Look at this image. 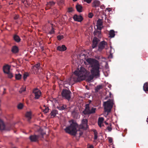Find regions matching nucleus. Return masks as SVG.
I'll return each instance as SVG.
<instances>
[{
  "mask_svg": "<svg viewBox=\"0 0 148 148\" xmlns=\"http://www.w3.org/2000/svg\"><path fill=\"white\" fill-rule=\"evenodd\" d=\"M86 62L89 64L91 67L90 70L92 75H89L90 73L87 71L84 67H81L79 71H74V75L67 80V82L71 83L72 80L75 82H79L86 79L89 82L95 77L97 78L100 76L99 70L100 65L98 61L94 59L88 58L86 60Z\"/></svg>",
  "mask_w": 148,
  "mask_h": 148,
  "instance_id": "obj_1",
  "label": "nucleus"
},
{
  "mask_svg": "<svg viewBox=\"0 0 148 148\" xmlns=\"http://www.w3.org/2000/svg\"><path fill=\"white\" fill-rule=\"evenodd\" d=\"M70 125L65 129V132L72 135L75 136L77 131V128L79 126L76 122L73 120L70 121Z\"/></svg>",
  "mask_w": 148,
  "mask_h": 148,
  "instance_id": "obj_2",
  "label": "nucleus"
},
{
  "mask_svg": "<svg viewBox=\"0 0 148 148\" xmlns=\"http://www.w3.org/2000/svg\"><path fill=\"white\" fill-rule=\"evenodd\" d=\"M113 104V100L112 99H109L107 101L103 102L104 110L105 112H107V115L111 112Z\"/></svg>",
  "mask_w": 148,
  "mask_h": 148,
  "instance_id": "obj_3",
  "label": "nucleus"
},
{
  "mask_svg": "<svg viewBox=\"0 0 148 148\" xmlns=\"http://www.w3.org/2000/svg\"><path fill=\"white\" fill-rule=\"evenodd\" d=\"M96 110L95 108L90 107L89 103L86 104L85 105V109L82 112V113L84 115H90L95 113Z\"/></svg>",
  "mask_w": 148,
  "mask_h": 148,
  "instance_id": "obj_4",
  "label": "nucleus"
},
{
  "mask_svg": "<svg viewBox=\"0 0 148 148\" xmlns=\"http://www.w3.org/2000/svg\"><path fill=\"white\" fill-rule=\"evenodd\" d=\"M62 97L65 99L69 101L71 97V92L69 90L63 89L62 92Z\"/></svg>",
  "mask_w": 148,
  "mask_h": 148,
  "instance_id": "obj_5",
  "label": "nucleus"
},
{
  "mask_svg": "<svg viewBox=\"0 0 148 148\" xmlns=\"http://www.w3.org/2000/svg\"><path fill=\"white\" fill-rule=\"evenodd\" d=\"M88 121L86 119H83L82 121V123L79 126V130H87L88 128Z\"/></svg>",
  "mask_w": 148,
  "mask_h": 148,
  "instance_id": "obj_6",
  "label": "nucleus"
},
{
  "mask_svg": "<svg viewBox=\"0 0 148 148\" xmlns=\"http://www.w3.org/2000/svg\"><path fill=\"white\" fill-rule=\"evenodd\" d=\"M40 65V64L39 63L34 66L33 68H32V71L34 74H38L40 73L41 70Z\"/></svg>",
  "mask_w": 148,
  "mask_h": 148,
  "instance_id": "obj_7",
  "label": "nucleus"
},
{
  "mask_svg": "<svg viewBox=\"0 0 148 148\" xmlns=\"http://www.w3.org/2000/svg\"><path fill=\"white\" fill-rule=\"evenodd\" d=\"M107 44V43L104 41L100 42L98 46V51L99 52L101 51L104 48L105 45H106Z\"/></svg>",
  "mask_w": 148,
  "mask_h": 148,
  "instance_id": "obj_8",
  "label": "nucleus"
},
{
  "mask_svg": "<svg viewBox=\"0 0 148 148\" xmlns=\"http://www.w3.org/2000/svg\"><path fill=\"white\" fill-rule=\"evenodd\" d=\"M33 92L35 95L34 98L35 99H38L41 95L40 91L38 89H35L33 90Z\"/></svg>",
  "mask_w": 148,
  "mask_h": 148,
  "instance_id": "obj_9",
  "label": "nucleus"
},
{
  "mask_svg": "<svg viewBox=\"0 0 148 148\" xmlns=\"http://www.w3.org/2000/svg\"><path fill=\"white\" fill-rule=\"evenodd\" d=\"M99 41V39L96 37H95L94 38L92 44V48H94L97 47Z\"/></svg>",
  "mask_w": 148,
  "mask_h": 148,
  "instance_id": "obj_10",
  "label": "nucleus"
},
{
  "mask_svg": "<svg viewBox=\"0 0 148 148\" xmlns=\"http://www.w3.org/2000/svg\"><path fill=\"white\" fill-rule=\"evenodd\" d=\"M73 19L75 21L80 22L82 21L83 19L82 16L81 15H77V14H75L74 16Z\"/></svg>",
  "mask_w": 148,
  "mask_h": 148,
  "instance_id": "obj_11",
  "label": "nucleus"
},
{
  "mask_svg": "<svg viewBox=\"0 0 148 148\" xmlns=\"http://www.w3.org/2000/svg\"><path fill=\"white\" fill-rule=\"evenodd\" d=\"M39 136L36 135H32L29 137L31 142H36L38 140Z\"/></svg>",
  "mask_w": 148,
  "mask_h": 148,
  "instance_id": "obj_12",
  "label": "nucleus"
},
{
  "mask_svg": "<svg viewBox=\"0 0 148 148\" xmlns=\"http://www.w3.org/2000/svg\"><path fill=\"white\" fill-rule=\"evenodd\" d=\"M100 5V2L98 0H95L92 2V7L96 8L98 7Z\"/></svg>",
  "mask_w": 148,
  "mask_h": 148,
  "instance_id": "obj_13",
  "label": "nucleus"
},
{
  "mask_svg": "<svg viewBox=\"0 0 148 148\" xmlns=\"http://www.w3.org/2000/svg\"><path fill=\"white\" fill-rule=\"evenodd\" d=\"M66 47L64 45H62L61 46H59L57 48V50L60 51H63L66 50Z\"/></svg>",
  "mask_w": 148,
  "mask_h": 148,
  "instance_id": "obj_14",
  "label": "nucleus"
},
{
  "mask_svg": "<svg viewBox=\"0 0 148 148\" xmlns=\"http://www.w3.org/2000/svg\"><path fill=\"white\" fill-rule=\"evenodd\" d=\"M79 113L77 110H74L72 112L71 114L72 116L74 118H77L79 117Z\"/></svg>",
  "mask_w": 148,
  "mask_h": 148,
  "instance_id": "obj_15",
  "label": "nucleus"
},
{
  "mask_svg": "<svg viewBox=\"0 0 148 148\" xmlns=\"http://www.w3.org/2000/svg\"><path fill=\"white\" fill-rule=\"evenodd\" d=\"M93 34L95 36L98 37L99 38L101 37V32L100 31L95 29L93 32Z\"/></svg>",
  "mask_w": 148,
  "mask_h": 148,
  "instance_id": "obj_16",
  "label": "nucleus"
},
{
  "mask_svg": "<svg viewBox=\"0 0 148 148\" xmlns=\"http://www.w3.org/2000/svg\"><path fill=\"white\" fill-rule=\"evenodd\" d=\"M3 70L4 73H8L10 71V67L8 65H6L3 67Z\"/></svg>",
  "mask_w": 148,
  "mask_h": 148,
  "instance_id": "obj_17",
  "label": "nucleus"
},
{
  "mask_svg": "<svg viewBox=\"0 0 148 148\" xmlns=\"http://www.w3.org/2000/svg\"><path fill=\"white\" fill-rule=\"evenodd\" d=\"M58 114V111L57 110L54 109L50 113V115H51L52 118L55 117L56 114Z\"/></svg>",
  "mask_w": 148,
  "mask_h": 148,
  "instance_id": "obj_18",
  "label": "nucleus"
},
{
  "mask_svg": "<svg viewBox=\"0 0 148 148\" xmlns=\"http://www.w3.org/2000/svg\"><path fill=\"white\" fill-rule=\"evenodd\" d=\"M0 130H7L5 127V125L3 121L0 119Z\"/></svg>",
  "mask_w": 148,
  "mask_h": 148,
  "instance_id": "obj_19",
  "label": "nucleus"
},
{
  "mask_svg": "<svg viewBox=\"0 0 148 148\" xmlns=\"http://www.w3.org/2000/svg\"><path fill=\"white\" fill-rule=\"evenodd\" d=\"M25 116L27 118L28 121L29 122L30 119L32 118V113L31 112H27L25 114Z\"/></svg>",
  "mask_w": 148,
  "mask_h": 148,
  "instance_id": "obj_20",
  "label": "nucleus"
},
{
  "mask_svg": "<svg viewBox=\"0 0 148 148\" xmlns=\"http://www.w3.org/2000/svg\"><path fill=\"white\" fill-rule=\"evenodd\" d=\"M55 4V3L52 1L47 3V7L45 8L46 10H47L49 9L51 6L54 5Z\"/></svg>",
  "mask_w": 148,
  "mask_h": 148,
  "instance_id": "obj_21",
  "label": "nucleus"
},
{
  "mask_svg": "<svg viewBox=\"0 0 148 148\" xmlns=\"http://www.w3.org/2000/svg\"><path fill=\"white\" fill-rule=\"evenodd\" d=\"M75 7L77 11L78 12H82L83 7L81 5L77 4L76 5Z\"/></svg>",
  "mask_w": 148,
  "mask_h": 148,
  "instance_id": "obj_22",
  "label": "nucleus"
},
{
  "mask_svg": "<svg viewBox=\"0 0 148 148\" xmlns=\"http://www.w3.org/2000/svg\"><path fill=\"white\" fill-rule=\"evenodd\" d=\"M14 40L16 42H20L21 39L19 36L16 34H15L13 36Z\"/></svg>",
  "mask_w": 148,
  "mask_h": 148,
  "instance_id": "obj_23",
  "label": "nucleus"
},
{
  "mask_svg": "<svg viewBox=\"0 0 148 148\" xmlns=\"http://www.w3.org/2000/svg\"><path fill=\"white\" fill-rule=\"evenodd\" d=\"M12 52L14 53H16L18 51V47L16 46L12 47Z\"/></svg>",
  "mask_w": 148,
  "mask_h": 148,
  "instance_id": "obj_24",
  "label": "nucleus"
},
{
  "mask_svg": "<svg viewBox=\"0 0 148 148\" xmlns=\"http://www.w3.org/2000/svg\"><path fill=\"white\" fill-rule=\"evenodd\" d=\"M143 89L146 92L148 91V84L147 83H145L143 86Z\"/></svg>",
  "mask_w": 148,
  "mask_h": 148,
  "instance_id": "obj_25",
  "label": "nucleus"
},
{
  "mask_svg": "<svg viewBox=\"0 0 148 148\" xmlns=\"http://www.w3.org/2000/svg\"><path fill=\"white\" fill-rule=\"evenodd\" d=\"M109 35H110V37L111 38L114 37L115 35L114 31L113 30H110L109 33Z\"/></svg>",
  "mask_w": 148,
  "mask_h": 148,
  "instance_id": "obj_26",
  "label": "nucleus"
},
{
  "mask_svg": "<svg viewBox=\"0 0 148 148\" xmlns=\"http://www.w3.org/2000/svg\"><path fill=\"white\" fill-rule=\"evenodd\" d=\"M102 88V86L101 85H99L98 86H97L95 88V91L96 92H97L99 91V90L101 89Z\"/></svg>",
  "mask_w": 148,
  "mask_h": 148,
  "instance_id": "obj_27",
  "label": "nucleus"
},
{
  "mask_svg": "<svg viewBox=\"0 0 148 148\" xmlns=\"http://www.w3.org/2000/svg\"><path fill=\"white\" fill-rule=\"evenodd\" d=\"M103 25V22L101 20L99 19L97 22V25L102 26Z\"/></svg>",
  "mask_w": 148,
  "mask_h": 148,
  "instance_id": "obj_28",
  "label": "nucleus"
},
{
  "mask_svg": "<svg viewBox=\"0 0 148 148\" xmlns=\"http://www.w3.org/2000/svg\"><path fill=\"white\" fill-rule=\"evenodd\" d=\"M66 105H63L62 106H59L58 107V108L60 110H64L66 108Z\"/></svg>",
  "mask_w": 148,
  "mask_h": 148,
  "instance_id": "obj_29",
  "label": "nucleus"
},
{
  "mask_svg": "<svg viewBox=\"0 0 148 148\" xmlns=\"http://www.w3.org/2000/svg\"><path fill=\"white\" fill-rule=\"evenodd\" d=\"M21 75L19 74H16L15 75V78L17 80H19L21 78Z\"/></svg>",
  "mask_w": 148,
  "mask_h": 148,
  "instance_id": "obj_30",
  "label": "nucleus"
},
{
  "mask_svg": "<svg viewBox=\"0 0 148 148\" xmlns=\"http://www.w3.org/2000/svg\"><path fill=\"white\" fill-rule=\"evenodd\" d=\"M94 139L95 140H96L97 139L98 137L97 136V132L96 130H95L94 131Z\"/></svg>",
  "mask_w": 148,
  "mask_h": 148,
  "instance_id": "obj_31",
  "label": "nucleus"
},
{
  "mask_svg": "<svg viewBox=\"0 0 148 148\" xmlns=\"http://www.w3.org/2000/svg\"><path fill=\"white\" fill-rule=\"evenodd\" d=\"M26 90L25 87L24 86H23L21 88L19 91L20 93H22L23 92L25 91Z\"/></svg>",
  "mask_w": 148,
  "mask_h": 148,
  "instance_id": "obj_32",
  "label": "nucleus"
},
{
  "mask_svg": "<svg viewBox=\"0 0 148 148\" xmlns=\"http://www.w3.org/2000/svg\"><path fill=\"white\" fill-rule=\"evenodd\" d=\"M23 106V105L21 103L18 104L17 106L18 108L19 109H22Z\"/></svg>",
  "mask_w": 148,
  "mask_h": 148,
  "instance_id": "obj_33",
  "label": "nucleus"
},
{
  "mask_svg": "<svg viewBox=\"0 0 148 148\" xmlns=\"http://www.w3.org/2000/svg\"><path fill=\"white\" fill-rule=\"evenodd\" d=\"M49 109L48 107H45V108L43 110V112L45 113H47L49 111Z\"/></svg>",
  "mask_w": 148,
  "mask_h": 148,
  "instance_id": "obj_34",
  "label": "nucleus"
},
{
  "mask_svg": "<svg viewBox=\"0 0 148 148\" xmlns=\"http://www.w3.org/2000/svg\"><path fill=\"white\" fill-rule=\"evenodd\" d=\"M29 76V74L28 73H25L23 75V78L24 80H25L27 77Z\"/></svg>",
  "mask_w": 148,
  "mask_h": 148,
  "instance_id": "obj_35",
  "label": "nucleus"
},
{
  "mask_svg": "<svg viewBox=\"0 0 148 148\" xmlns=\"http://www.w3.org/2000/svg\"><path fill=\"white\" fill-rule=\"evenodd\" d=\"M111 124H110V126H108L106 128L107 130H108V131L109 132H111L112 129V127H111Z\"/></svg>",
  "mask_w": 148,
  "mask_h": 148,
  "instance_id": "obj_36",
  "label": "nucleus"
},
{
  "mask_svg": "<svg viewBox=\"0 0 148 148\" xmlns=\"http://www.w3.org/2000/svg\"><path fill=\"white\" fill-rule=\"evenodd\" d=\"M54 32V29L53 28V25L52 24V26H51V31L49 32V34H53Z\"/></svg>",
  "mask_w": 148,
  "mask_h": 148,
  "instance_id": "obj_37",
  "label": "nucleus"
},
{
  "mask_svg": "<svg viewBox=\"0 0 148 148\" xmlns=\"http://www.w3.org/2000/svg\"><path fill=\"white\" fill-rule=\"evenodd\" d=\"M8 74V77L10 78H11L13 76L12 74L10 72H8V73H7Z\"/></svg>",
  "mask_w": 148,
  "mask_h": 148,
  "instance_id": "obj_38",
  "label": "nucleus"
},
{
  "mask_svg": "<svg viewBox=\"0 0 148 148\" xmlns=\"http://www.w3.org/2000/svg\"><path fill=\"white\" fill-rule=\"evenodd\" d=\"M64 37L62 35H58L57 36V38L58 39V40H61Z\"/></svg>",
  "mask_w": 148,
  "mask_h": 148,
  "instance_id": "obj_39",
  "label": "nucleus"
},
{
  "mask_svg": "<svg viewBox=\"0 0 148 148\" xmlns=\"http://www.w3.org/2000/svg\"><path fill=\"white\" fill-rule=\"evenodd\" d=\"M104 120V118L103 117H99L98 119V121L103 123Z\"/></svg>",
  "mask_w": 148,
  "mask_h": 148,
  "instance_id": "obj_40",
  "label": "nucleus"
},
{
  "mask_svg": "<svg viewBox=\"0 0 148 148\" xmlns=\"http://www.w3.org/2000/svg\"><path fill=\"white\" fill-rule=\"evenodd\" d=\"M73 11V9L72 8H69L68 9V11L69 12H71Z\"/></svg>",
  "mask_w": 148,
  "mask_h": 148,
  "instance_id": "obj_41",
  "label": "nucleus"
},
{
  "mask_svg": "<svg viewBox=\"0 0 148 148\" xmlns=\"http://www.w3.org/2000/svg\"><path fill=\"white\" fill-rule=\"evenodd\" d=\"M97 30H99L98 31H100L102 28V27H101V26H99L97 25Z\"/></svg>",
  "mask_w": 148,
  "mask_h": 148,
  "instance_id": "obj_42",
  "label": "nucleus"
},
{
  "mask_svg": "<svg viewBox=\"0 0 148 148\" xmlns=\"http://www.w3.org/2000/svg\"><path fill=\"white\" fill-rule=\"evenodd\" d=\"M93 14L92 13H89L88 14V17L90 18H91L93 16Z\"/></svg>",
  "mask_w": 148,
  "mask_h": 148,
  "instance_id": "obj_43",
  "label": "nucleus"
},
{
  "mask_svg": "<svg viewBox=\"0 0 148 148\" xmlns=\"http://www.w3.org/2000/svg\"><path fill=\"white\" fill-rule=\"evenodd\" d=\"M84 2H86L88 3H90L91 1L92 0H83Z\"/></svg>",
  "mask_w": 148,
  "mask_h": 148,
  "instance_id": "obj_44",
  "label": "nucleus"
},
{
  "mask_svg": "<svg viewBox=\"0 0 148 148\" xmlns=\"http://www.w3.org/2000/svg\"><path fill=\"white\" fill-rule=\"evenodd\" d=\"M21 2L24 4H26L27 2V1L26 0H21Z\"/></svg>",
  "mask_w": 148,
  "mask_h": 148,
  "instance_id": "obj_45",
  "label": "nucleus"
},
{
  "mask_svg": "<svg viewBox=\"0 0 148 148\" xmlns=\"http://www.w3.org/2000/svg\"><path fill=\"white\" fill-rule=\"evenodd\" d=\"M19 16L18 15H16L14 17V19L15 20L18 19L19 18Z\"/></svg>",
  "mask_w": 148,
  "mask_h": 148,
  "instance_id": "obj_46",
  "label": "nucleus"
},
{
  "mask_svg": "<svg viewBox=\"0 0 148 148\" xmlns=\"http://www.w3.org/2000/svg\"><path fill=\"white\" fill-rule=\"evenodd\" d=\"M109 141L110 143H111L112 142V139L111 138H109Z\"/></svg>",
  "mask_w": 148,
  "mask_h": 148,
  "instance_id": "obj_47",
  "label": "nucleus"
},
{
  "mask_svg": "<svg viewBox=\"0 0 148 148\" xmlns=\"http://www.w3.org/2000/svg\"><path fill=\"white\" fill-rule=\"evenodd\" d=\"M102 122H99V121H98V125L99 127H101V124H102Z\"/></svg>",
  "mask_w": 148,
  "mask_h": 148,
  "instance_id": "obj_48",
  "label": "nucleus"
},
{
  "mask_svg": "<svg viewBox=\"0 0 148 148\" xmlns=\"http://www.w3.org/2000/svg\"><path fill=\"white\" fill-rule=\"evenodd\" d=\"M79 136H81L83 134V132H79Z\"/></svg>",
  "mask_w": 148,
  "mask_h": 148,
  "instance_id": "obj_49",
  "label": "nucleus"
},
{
  "mask_svg": "<svg viewBox=\"0 0 148 148\" xmlns=\"http://www.w3.org/2000/svg\"><path fill=\"white\" fill-rule=\"evenodd\" d=\"M87 148H94L93 146L92 145H90L89 147Z\"/></svg>",
  "mask_w": 148,
  "mask_h": 148,
  "instance_id": "obj_50",
  "label": "nucleus"
},
{
  "mask_svg": "<svg viewBox=\"0 0 148 148\" xmlns=\"http://www.w3.org/2000/svg\"><path fill=\"white\" fill-rule=\"evenodd\" d=\"M112 49L111 48V50L110 51V56H112Z\"/></svg>",
  "mask_w": 148,
  "mask_h": 148,
  "instance_id": "obj_51",
  "label": "nucleus"
},
{
  "mask_svg": "<svg viewBox=\"0 0 148 148\" xmlns=\"http://www.w3.org/2000/svg\"><path fill=\"white\" fill-rule=\"evenodd\" d=\"M109 95H110V98H111V92H109Z\"/></svg>",
  "mask_w": 148,
  "mask_h": 148,
  "instance_id": "obj_52",
  "label": "nucleus"
},
{
  "mask_svg": "<svg viewBox=\"0 0 148 148\" xmlns=\"http://www.w3.org/2000/svg\"><path fill=\"white\" fill-rule=\"evenodd\" d=\"M6 93L5 91H3V94H4Z\"/></svg>",
  "mask_w": 148,
  "mask_h": 148,
  "instance_id": "obj_53",
  "label": "nucleus"
},
{
  "mask_svg": "<svg viewBox=\"0 0 148 148\" xmlns=\"http://www.w3.org/2000/svg\"><path fill=\"white\" fill-rule=\"evenodd\" d=\"M105 123L106 124V125H108V123H107L106 121H105Z\"/></svg>",
  "mask_w": 148,
  "mask_h": 148,
  "instance_id": "obj_54",
  "label": "nucleus"
},
{
  "mask_svg": "<svg viewBox=\"0 0 148 148\" xmlns=\"http://www.w3.org/2000/svg\"><path fill=\"white\" fill-rule=\"evenodd\" d=\"M110 9V8H107L106 9H107V10H108L109 11L110 10H109V9Z\"/></svg>",
  "mask_w": 148,
  "mask_h": 148,
  "instance_id": "obj_55",
  "label": "nucleus"
},
{
  "mask_svg": "<svg viewBox=\"0 0 148 148\" xmlns=\"http://www.w3.org/2000/svg\"><path fill=\"white\" fill-rule=\"evenodd\" d=\"M73 1H74V2H75V1H77V0H73Z\"/></svg>",
  "mask_w": 148,
  "mask_h": 148,
  "instance_id": "obj_56",
  "label": "nucleus"
},
{
  "mask_svg": "<svg viewBox=\"0 0 148 148\" xmlns=\"http://www.w3.org/2000/svg\"><path fill=\"white\" fill-rule=\"evenodd\" d=\"M147 122L148 123V118L147 119Z\"/></svg>",
  "mask_w": 148,
  "mask_h": 148,
  "instance_id": "obj_57",
  "label": "nucleus"
},
{
  "mask_svg": "<svg viewBox=\"0 0 148 148\" xmlns=\"http://www.w3.org/2000/svg\"><path fill=\"white\" fill-rule=\"evenodd\" d=\"M6 90V89L5 88H4V91H5Z\"/></svg>",
  "mask_w": 148,
  "mask_h": 148,
  "instance_id": "obj_58",
  "label": "nucleus"
},
{
  "mask_svg": "<svg viewBox=\"0 0 148 148\" xmlns=\"http://www.w3.org/2000/svg\"><path fill=\"white\" fill-rule=\"evenodd\" d=\"M41 130V129H40V130Z\"/></svg>",
  "mask_w": 148,
  "mask_h": 148,
  "instance_id": "obj_59",
  "label": "nucleus"
},
{
  "mask_svg": "<svg viewBox=\"0 0 148 148\" xmlns=\"http://www.w3.org/2000/svg\"><path fill=\"white\" fill-rule=\"evenodd\" d=\"M12 148H16L15 147H12Z\"/></svg>",
  "mask_w": 148,
  "mask_h": 148,
  "instance_id": "obj_60",
  "label": "nucleus"
}]
</instances>
